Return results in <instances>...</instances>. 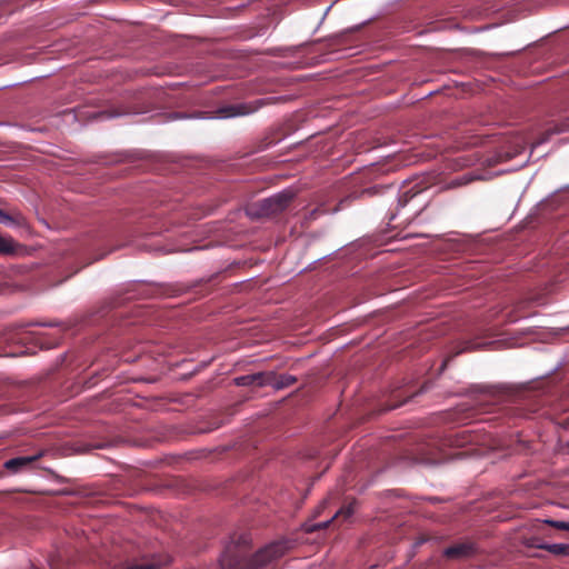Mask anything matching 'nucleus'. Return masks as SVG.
<instances>
[{
  "mask_svg": "<svg viewBox=\"0 0 569 569\" xmlns=\"http://www.w3.org/2000/svg\"><path fill=\"white\" fill-rule=\"evenodd\" d=\"M273 379L271 373H267V371H261L252 375L241 376L234 379L237 386H256V387H264L267 382H270Z\"/></svg>",
  "mask_w": 569,
  "mask_h": 569,
  "instance_id": "obj_5",
  "label": "nucleus"
},
{
  "mask_svg": "<svg viewBox=\"0 0 569 569\" xmlns=\"http://www.w3.org/2000/svg\"><path fill=\"white\" fill-rule=\"evenodd\" d=\"M546 522L549 523L550 526L555 527V528L569 531V523H567V522L555 521V520H547Z\"/></svg>",
  "mask_w": 569,
  "mask_h": 569,
  "instance_id": "obj_14",
  "label": "nucleus"
},
{
  "mask_svg": "<svg viewBox=\"0 0 569 569\" xmlns=\"http://www.w3.org/2000/svg\"><path fill=\"white\" fill-rule=\"evenodd\" d=\"M395 219H396V214H392V216L390 217V222H391V221H393Z\"/></svg>",
  "mask_w": 569,
  "mask_h": 569,
  "instance_id": "obj_18",
  "label": "nucleus"
},
{
  "mask_svg": "<svg viewBox=\"0 0 569 569\" xmlns=\"http://www.w3.org/2000/svg\"><path fill=\"white\" fill-rule=\"evenodd\" d=\"M267 373H271L273 379H270L271 381L267 382L266 386H271L277 390L290 387L297 381L296 377L290 375H277L273 371H267Z\"/></svg>",
  "mask_w": 569,
  "mask_h": 569,
  "instance_id": "obj_8",
  "label": "nucleus"
},
{
  "mask_svg": "<svg viewBox=\"0 0 569 569\" xmlns=\"http://www.w3.org/2000/svg\"><path fill=\"white\" fill-rule=\"evenodd\" d=\"M40 457L41 455L16 457L7 460L3 466L9 472L18 473L30 468Z\"/></svg>",
  "mask_w": 569,
  "mask_h": 569,
  "instance_id": "obj_4",
  "label": "nucleus"
},
{
  "mask_svg": "<svg viewBox=\"0 0 569 569\" xmlns=\"http://www.w3.org/2000/svg\"><path fill=\"white\" fill-rule=\"evenodd\" d=\"M326 503H327V502H326V501H323V502L319 506V509H318V511H317L318 513L320 512V510H321V509H323V508L326 507Z\"/></svg>",
  "mask_w": 569,
  "mask_h": 569,
  "instance_id": "obj_16",
  "label": "nucleus"
},
{
  "mask_svg": "<svg viewBox=\"0 0 569 569\" xmlns=\"http://www.w3.org/2000/svg\"><path fill=\"white\" fill-rule=\"evenodd\" d=\"M250 542L247 533L232 536L221 555L220 569H259L289 549L288 541H276L249 557Z\"/></svg>",
  "mask_w": 569,
  "mask_h": 569,
  "instance_id": "obj_1",
  "label": "nucleus"
},
{
  "mask_svg": "<svg viewBox=\"0 0 569 569\" xmlns=\"http://www.w3.org/2000/svg\"><path fill=\"white\" fill-rule=\"evenodd\" d=\"M18 244L11 237H3L0 234V254H13L17 251Z\"/></svg>",
  "mask_w": 569,
  "mask_h": 569,
  "instance_id": "obj_10",
  "label": "nucleus"
},
{
  "mask_svg": "<svg viewBox=\"0 0 569 569\" xmlns=\"http://www.w3.org/2000/svg\"><path fill=\"white\" fill-rule=\"evenodd\" d=\"M546 522L549 523L550 526L555 527V528L569 531V523H567V522L555 521V520H547Z\"/></svg>",
  "mask_w": 569,
  "mask_h": 569,
  "instance_id": "obj_15",
  "label": "nucleus"
},
{
  "mask_svg": "<svg viewBox=\"0 0 569 569\" xmlns=\"http://www.w3.org/2000/svg\"><path fill=\"white\" fill-rule=\"evenodd\" d=\"M353 512H355V502H351V503L340 508L330 520L322 521L319 523H309V522L305 523L303 530L307 533H312V532H316L321 529H327L331 522L339 520L340 518H343L346 520V519L350 518L353 515Z\"/></svg>",
  "mask_w": 569,
  "mask_h": 569,
  "instance_id": "obj_3",
  "label": "nucleus"
},
{
  "mask_svg": "<svg viewBox=\"0 0 569 569\" xmlns=\"http://www.w3.org/2000/svg\"><path fill=\"white\" fill-rule=\"evenodd\" d=\"M295 198V192L284 190L257 203V211L251 212L259 217H274L283 212Z\"/></svg>",
  "mask_w": 569,
  "mask_h": 569,
  "instance_id": "obj_2",
  "label": "nucleus"
},
{
  "mask_svg": "<svg viewBox=\"0 0 569 569\" xmlns=\"http://www.w3.org/2000/svg\"><path fill=\"white\" fill-rule=\"evenodd\" d=\"M253 111V109L246 103L229 104L221 107L217 110L218 118H232L238 116H246Z\"/></svg>",
  "mask_w": 569,
  "mask_h": 569,
  "instance_id": "obj_6",
  "label": "nucleus"
},
{
  "mask_svg": "<svg viewBox=\"0 0 569 569\" xmlns=\"http://www.w3.org/2000/svg\"><path fill=\"white\" fill-rule=\"evenodd\" d=\"M545 548L555 555L569 556V545L553 543L548 545Z\"/></svg>",
  "mask_w": 569,
  "mask_h": 569,
  "instance_id": "obj_11",
  "label": "nucleus"
},
{
  "mask_svg": "<svg viewBox=\"0 0 569 569\" xmlns=\"http://www.w3.org/2000/svg\"><path fill=\"white\" fill-rule=\"evenodd\" d=\"M420 191L412 192V189L407 190L403 192V194L399 198V206L405 207L407 202L412 199L415 196H417Z\"/></svg>",
  "mask_w": 569,
  "mask_h": 569,
  "instance_id": "obj_13",
  "label": "nucleus"
},
{
  "mask_svg": "<svg viewBox=\"0 0 569 569\" xmlns=\"http://www.w3.org/2000/svg\"><path fill=\"white\" fill-rule=\"evenodd\" d=\"M473 552V546L471 543H458L451 546L445 550V556L447 558H463L468 557Z\"/></svg>",
  "mask_w": 569,
  "mask_h": 569,
  "instance_id": "obj_7",
  "label": "nucleus"
},
{
  "mask_svg": "<svg viewBox=\"0 0 569 569\" xmlns=\"http://www.w3.org/2000/svg\"><path fill=\"white\" fill-rule=\"evenodd\" d=\"M0 223L6 226H24L26 219L21 213L9 214L0 209Z\"/></svg>",
  "mask_w": 569,
  "mask_h": 569,
  "instance_id": "obj_9",
  "label": "nucleus"
},
{
  "mask_svg": "<svg viewBox=\"0 0 569 569\" xmlns=\"http://www.w3.org/2000/svg\"><path fill=\"white\" fill-rule=\"evenodd\" d=\"M402 403H403V402H401V405H402ZM399 406H400V403H397V405H393V406L389 407L388 409H393V408H397V407H399Z\"/></svg>",
  "mask_w": 569,
  "mask_h": 569,
  "instance_id": "obj_17",
  "label": "nucleus"
},
{
  "mask_svg": "<svg viewBox=\"0 0 569 569\" xmlns=\"http://www.w3.org/2000/svg\"><path fill=\"white\" fill-rule=\"evenodd\" d=\"M569 129V126H555L552 129H548L546 132H545V137H542L541 139H539V141L537 142V144H540V143H543L545 141H547L548 137L550 134H553V133H559V132H563L566 130Z\"/></svg>",
  "mask_w": 569,
  "mask_h": 569,
  "instance_id": "obj_12",
  "label": "nucleus"
}]
</instances>
